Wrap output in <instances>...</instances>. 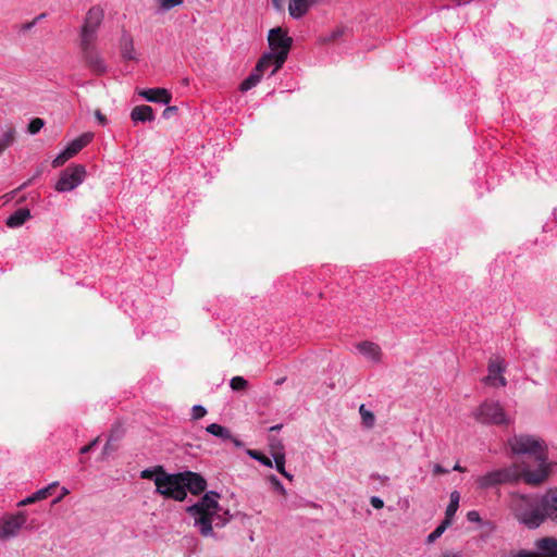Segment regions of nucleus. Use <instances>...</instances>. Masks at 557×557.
I'll return each mask as SVG.
<instances>
[{"mask_svg":"<svg viewBox=\"0 0 557 557\" xmlns=\"http://www.w3.org/2000/svg\"><path fill=\"white\" fill-rule=\"evenodd\" d=\"M507 445L515 455L534 456L537 463L535 470H531L524 463L520 465L527 484L539 485L548 478L549 465L547 463V446L543 440L533 435L519 434L509 437Z\"/></svg>","mask_w":557,"mask_h":557,"instance_id":"obj_1","label":"nucleus"},{"mask_svg":"<svg viewBox=\"0 0 557 557\" xmlns=\"http://www.w3.org/2000/svg\"><path fill=\"white\" fill-rule=\"evenodd\" d=\"M219 497V493L209 491L198 503L187 508V512L194 518V525L205 537L214 536L213 527L223 528L231 519L228 511H223L220 507Z\"/></svg>","mask_w":557,"mask_h":557,"instance_id":"obj_2","label":"nucleus"},{"mask_svg":"<svg viewBox=\"0 0 557 557\" xmlns=\"http://www.w3.org/2000/svg\"><path fill=\"white\" fill-rule=\"evenodd\" d=\"M508 507L517 521L525 528L533 530L543 524L540 495L510 493Z\"/></svg>","mask_w":557,"mask_h":557,"instance_id":"obj_3","label":"nucleus"},{"mask_svg":"<svg viewBox=\"0 0 557 557\" xmlns=\"http://www.w3.org/2000/svg\"><path fill=\"white\" fill-rule=\"evenodd\" d=\"M520 479L524 480V473L521 471V466L519 463H512L508 467L496 469L478 476L475 483L479 488L487 490L500 484L516 483Z\"/></svg>","mask_w":557,"mask_h":557,"instance_id":"obj_4","label":"nucleus"},{"mask_svg":"<svg viewBox=\"0 0 557 557\" xmlns=\"http://www.w3.org/2000/svg\"><path fill=\"white\" fill-rule=\"evenodd\" d=\"M156 492L166 498L183 502L187 497L184 490V476L182 473L170 474L162 472L154 478Z\"/></svg>","mask_w":557,"mask_h":557,"instance_id":"obj_5","label":"nucleus"},{"mask_svg":"<svg viewBox=\"0 0 557 557\" xmlns=\"http://www.w3.org/2000/svg\"><path fill=\"white\" fill-rule=\"evenodd\" d=\"M268 42L269 52L276 55V66L270 73V75H274L285 63L293 45V38L288 36L287 30L275 27L269 30Z\"/></svg>","mask_w":557,"mask_h":557,"instance_id":"obj_6","label":"nucleus"},{"mask_svg":"<svg viewBox=\"0 0 557 557\" xmlns=\"http://www.w3.org/2000/svg\"><path fill=\"white\" fill-rule=\"evenodd\" d=\"M473 418L483 424L508 425L512 422L502 404L496 400H484L473 411Z\"/></svg>","mask_w":557,"mask_h":557,"instance_id":"obj_7","label":"nucleus"},{"mask_svg":"<svg viewBox=\"0 0 557 557\" xmlns=\"http://www.w3.org/2000/svg\"><path fill=\"white\" fill-rule=\"evenodd\" d=\"M103 17L104 12L100 7H92L88 10L79 32V44L96 42Z\"/></svg>","mask_w":557,"mask_h":557,"instance_id":"obj_8","label":"nucleus"},{"mask_svg":"<svg viewBox=\"0 0 557 557\" xmlns=\"http://www.w3.org/2000/svg\"><path fill=\"white\" fill-rule=\"evenodd\" d=\"M85 176L86 169L84 165L76 164L69 166L62 171L54 188L59 193L71 191L84 182Z\"/></svg>","mask_w":557,"mask_h":557,"instance_id":"obj_9","label":"nucleus"},{"mask_svg":"<svg viewBox=\"0 0 557 557\" xmlns=\"http://www.w3.org/2000/svg\"><path fill=\"white\" fill-rule=\"evenodd\" d=\"M506 371V362L500 356H494L490 359L487 366V375L483 379V383L493 387H505L507 380L504 376Z\"/></svg>","mask_w":557,"mask_h":557,"instance_id":"obj_10","label":"nucleus"},{"mask_svg":"<svg viewBox=\"0 0 557 557\" xmlns=\"http://www.w3.org/2000/svg\"><path fill=\"white\" fill-rule=\"evenodd\" d=\"M86 65L97 75L104 74L108 66L96 47V42L79 44Z\"/></svg>","mask_w":557,"mask_h":557,"instance_id":"obj_11","label":"nucleus"},{"mask_svg":"<svg viewBox=\"0 0 557 557\" xmlns=\"http://www.w3.org/2000/svg\"><path fill=\"white\" fill-rule=\"evenodd\" d=\"M25 523L26 516L23 512L2 519L0 521V539L7 540L16 536Z\"/></svg>","mask_w":557,"mask_h":557,"instance_id":"obj_12","label":"nucleus"},{"mask_svg":"<svg viewBox=\"0 0 557 557\" xmlns=\"http://www.w3.org/2000/svg\"><path fill=\"white\" fill-rule=\"evenodd\" d=\"M543 523L550 519L557 523V488H549L541 496Z\"/></svg>","mask_w":557,"mask_h":557,"instance_id":"obj_13","label":"nucleus"},{"mask_svg":"<svg viewBox=\"0 0 557 557\" xmlns=\"http://www.w3.org/2000/svg\"><path fill=\"white\" fill-rule=\"evenodd\" d=\"M535 557H557V539L545 536L534 541Z\"/></svg>","mask_w":557,"mask_h":557,"instance_id":"obj_14","label":"nucleus"},{"mask_svg":"<svg viewBox=\"0 0 557 557\" xmlns=\"http://www.w3.org/2000/svg\"><path fill=\"white\" fill-rule=\"evenodd\" d=\"M184 490L189 491L191 494H200L207 487L206 480L198 473L186 471L183 472Z\"/></svg>","mask_w":557,"mask_h":557,"instance_id":"obj_15","label":"nucleus"},{"mask_svg":"<svg viewBox=\"0 0 557 557\" xmlns=\"http://www.w3.org/2000/svg\"><path fill=\"white\" fill-rule=\"evenodd\" d=\"M357 350L368 360L379 363L382 360L381 347L369 341L360 342L356 345Z\"/></svg>","mask_w":557,"mask_h":557,"instance_id":"obj_16","label":"nucleus"},{"mask_svg":"<svg viewBox=\"0 0 557 557\" xmlns=\"http://www.w3.org/2000/svg\"><path fill=\"white\" fill-rule=\"evenodd\" d=\"M139 96H141L149 102H158L163 104H169L172 99L171 94L164 88L145 89L139 91Z\"/></svg>","mask_w":557,"mask_h":557,"instance_id":"obj_17","label":"nucleus"},{"mask_svg":"<svg viewBox=\"0 0 557 557\" xmlns=\"http://www.w3.org/2000/svg\"><path fill=\"white\" fill-rule=\"evenodd\" d=\"M321 0H290L288 5L289 15L293 18H300L307 14L309 9Z\"/></svg>","mask_w":557,"mask_h":557,"instance_id":"obj_18","label":"nucleus"},{"mask_svg":"<svg viewBox=\"0 0 557 557\" xmlns=\"http://www.w3.org/2000/svg\"><path fill=\"white\" fill-rule=\"evenodd\" d=\"M94 138V134L90 132L84 133L77 138L73 139L65 148L66 154L71 158L78 153L84 147H86Z\"/></svg>","mask_w":557,"mask_h":557,"instance_id":"obj_19","label":"nucleus"},{"mask_svg":"<svg viewBox=\"0 0 557 557\" xmlns=\"http://www.w3.org/2000/svg\"><path fill=\"white\" fill-rule=\"evenodd\" d=\"M206 431L223 441H232L236 446L242 445L240 441L233 437L231 431L221 424L211 423L206 428Z\"/></svg>","mask_w":557,"mask_h":557,"instance_id":"obj_20","label":"nucleus"},{"mask_svg":"<svg viewBox=\"0 0 557 557\" xmlns=\"http://www.w3.org/2000/svg\"><path fill=\"white\" fill-rule=\"evenodd\" d=\"M133 122H151L154 120L153 109L150 106H136L131 112Z\"/></svg>","mask_w":557,"mask_h":557,"instance_id":"obj_21","label":"nucleus"},{"mask_svg":"<svg viewBox=\"0 0 557 557\" xmlns=\"http://www.w3.org/2000/svg\"><path fill=\"white\" fill-rule=\"evenodd\" d=\"M262 66H263V61L257 62L255 69L249 74V76L242 82V84L239 86V89L242 91H244V92L248 91L249 89L255 87L261 81V78H262L261 67Z\"/></svg>","mask_w":557,"mask_h":557,"instance_id":"obj_22","label":"nucleus"},{"mask_svg":"<svg viewBox=\"0 0 557 557\" xmlns=\"http://www.w3.org/2000/svg\"><path fill=\"white\" fill-rule=\"evenodd\" d=\"M30 216L29 209L20 208L7 219L5 223L9 227L16 228L22 226Z\"/></svg>","mask_w":557,"mask_h":557,"instance_id":"obj_23","label":"nucleus"},{"mask_svg":"<svg viewBox=\"0 0 557 557\" xmlns=\"http://www.w3.org/2000/svg\"><path fill=\"white\" fill-rule=\"evenodd\" d=\"M121 54L126 60H136V52L133 38L129 34L124 33L120 40Z\"/></svg>","mask_w":557,"mask_h":557,"instance_id":"obj_24","label":"nucleus"},{"mask_svg":"<svg viewBox=\"0 0 557 557\" xmlns=\"http://www.w3.org/2000/svg\"><path fill=\"white\" fill-rule=\"evenodd\" d=\"M262 61L263 66L261 67V75L263 76L268 72L270 74L274 66H276V55L271 52H264L262 57L258 60V62Z\"/></svg>","mask_w":557,"mask_h":557,"instance_id":"obj_25","label":"nucleus"},{"mask_svg":"<svg viewBox=\"0 0 557 557\" xmlns=\"http://www.w3.org/2000/svg\"><path fill=\"white\" fill-rule=\"evenodd\" d=\"M15 140V129L13 127H9L0 137V154L10 146L13 145Z\"/></svg>","mask_w":557,"mask_h":557,"instance_id":"obj_26","label":"nucleus"},{"mask_svg":"<svg viewBox=\"0 0 557 557\" xmlns=\"http://www.w3.org/2000/svg\"><path fill=\"white\" fill-rule=\"evenodd\" d=\"M459 499H460V495L457 491H454L450 493V502L446 508V519L445 520H449V518H451L456 513L458 506H459Z\"/></svg>","mask_w":557,"mask_h":557,"instance_id":"obj_27","label":"nucleus"},{"mask_svg":"<svg viewBox=\"0 0 557 557\" xmlns=\"http://www.w3.org/2000/svg\"><path fill=\"white\" fill-rule=\"evenodd\" d=\"M346 32L344 26H338L334 28L329 35L320 38L321 44H331L336 41L339 37H342Z\"/></svg>","mask_w":557,"mask_h":557,"instance_id":"obj_28","label":"nucleus"},{"mask_svg":"<svg viewBox=\"0 0 557 557\" xmlns=\"http://www.w3.org/2000/svg\"><path fill=\"white\" fill-rule=\"evenodd\" d=\"M448 524L449 520H444L440 525H437L435 530L428 535L426 543L431 544L434 543L437 539H440L442 534L445 532Z\"/></svg>","mask_w":557,"mask_h":557,"instance_id":"obj_29","label":"nucleus"},{"mask_svg":"<svg viewBox=\"0 0 557 557\" xmlns=\"http://www.w3.org/2000/svg\"><path fill=\"white\" fill-rule=\"evenodd\" d=\"M184 0H158V10L160 13L170 11L175 7L182 5Z\"/></svg>","mask_w":557,"mask_h":557,"instance_id":"obj_30","label":"nucleus"},{"mask_svg":"<svg viewBox=\"0 0 557 557\" xmlns=\"http://www.w3.org/2000/svg\"><path fill=\"white\" fill-rule=\"evenodd\" d=\"M359 412L361 414L364 425L368 428H372L375 421L374 414L370 410H368L364 405L360 406Z\"/></svg>","mask_w":557,"mask_h":557,"instance_id":"obj_31","label":"nucleus"},{"mask_svg":"<svg viewBox=\"0 0 557 557\" xmlns=\"http://www.w3.org/2000/svg\"><path fill=\"white\" fill-rule=\"evenodd\" d=\"M162 472H165L163 467L157 466V467H153V468H148V469L143 470L140 472V478L154 481V478L157 475H160Z\"/></svg>","mask_w":557,"mask_h":557,"instance_id":"obj_32","label":"nucleus"},{"mask_svg":"<svg viewBox=\"0 0 557 557\" xmlns=\"http://www.w3.org/2000/svg\"><path fill=\"white\" fill-rule=\"evenodd\" d=\"M248 455L252 459L258 460L259 462H261L265 467H269V468L273 467L272 460L269 457H267L264 454H262V453H260L258 450H248Z\"/></svg>","mask_w":557,"mask_h":557,"instance_id":"obj_33","label":"nucleus"},{"mask_svg":"<svg viewBox=\"0 0 557 557\" xmlns=\"http://www.w3.org/2000/svg\"><path fill=\"white\" fill-rule=\"evenodd\" d=\"M230 386L234 391H243L248 386V381L243 376H234L231 379Z\"/></svg>","mask_w":557,"mask_h":557,"instance_id":"obj_34","label":"nucleus"},{"mask_svg":"<svg viewBox=\"0 0 557 557\" xmlns=\"http://www.w3.org/2000/svg\"><path fill=\"white\" fill-rule=\"evenodd\" d=\"M269 482L271 483L273 490L275 492H277L280 495L282 496H286L287 494V491L286 488L284 487V485L282 484V482L275 476V475H270L268 478Z\"/></svg>","mask_w":557,"mask_h":557,"instance_id":"obj_35","label":"nucleus"},{"mask_svg":"<svg viewBox=\"0 0 557 557\" xmlns=\"http://www.w3.org/2000/svg\"><path fill=\"white\" fill-rule=\"evenodd\" d=\"M58 486V482H53L51 484H49L48 486L44 487V488H40L38 491H36L34 494H35V497L37 498V500H41V499H45L48 497V495H50L51 491Z\"/></svg>","mask_w":557,"mask_h":557,"instance_id":"obj_36","label":"nucleus"},{"mask_svg":"<svg viewBox=\"0 0 557 557\" xmlns=\"http://www.w3.org/2000/svg\"><path fill=\"white\" fill-rule=\"evenodd\" d=\"M45 125V122L44 120L39 119V117H36V119H33L29 124H28V132L30 134H37Z\"/></svg>","mask_w":557,"mask_h":557,"instance_id":"obj_37","label":"nucleus"},{"mask_svg":"<svg viewBox=\"0 0 557 557\" xmlns=\"http://www.w3.org/2000/svg\"><path fill=\"white\" fill-rule=\"evenodd\" d=\"M275 468L276 470L282 473L285 471V455L283 453H276L273 455Z\"/></svg>","mask_w":557,"mask_h":557,"instance_id":"obj_38","label":"nucleus"},{"mask_svg":"<svg viewBox=\"0 0 557 557\" xmlns=\"http://www.w3.org/2000/svg\"><path fill=\"white\" fill-rule=\"evenodd\" d=\"M207 414V409L201 405H195L191 408V418L194 420H199Z\"/></svg>","mask_w":557,"mask_h":557,"instance_id":"obj_39","label":"nucleus"},{"mask_svg":"<svg viewBox=\"0 0 557 557\" xmlns=\"http://www.w3.org/2000/svg\"><path fill=\"white\" fill-rule=\"evenodd\" d=\"M505 557H535V556H534V552L533 550L519 549V550H511Z\"/></svg>","mask_w":557,"mask_h":557,"instance_id":"obj_40","label":"nucleus"},{"mask_svg":"<svg viewBox=\"0 0 557 557\" xmlns=\"http://www.w3.org/2000/svg\"><path fill=\"white\" fill-rule=\"evenodd\" d=\"M71 159L70 156L66 154V150L64 149L62 152H60L57 158L52 161L53 168H59L64 164L65 161Z\"/></svg>","mask_w":557,"mask_h":557,"instance_id":"obj_41","label":"nucleus"},{"mask_svg":"<svg viewBox=\"0 0 557 557\" xmlns=\"http://www.w3.org/2000/svg\"><path fill=\"white\" fill-rule=\"evenodd\" d=\"M98 441H99V437L91 441L88 445L83 446L79 449V453L83 455L89 453L97 445Z\"/></svg>","mask_w":557,"mask_h":557,"instance_id":"obj_42","label":"nucleus"},{"mask_svg":"<svg viewBox=\"0 0 557 557\" xmlns=\"http://www.w3.org/2000/svg\"><path fill=\"white\" fill-rule=\"evenodd\" d=\"M370 504L375 508V509H381L384 507V502L383 499H381L380 497L377 496H372L371 499H370Z\"/></svg>","mask_w":557,"mask_h":557,"instance_id":"obj_43","label":"nucleus"},{"mask_svg":"<svg viewBox=\"0 0 557 557\" xmlns=\"http://www.w3.org/2000/svg\"><path fill=\"white\" fill-rule=\"evenodd\" d=\"M467 519L470 521V522H479L481 520L480 518V513L475 510H471L467 513Z\"/></svg>","mask_w":557,"mask_h":557,"instance_id":"obj_44","label":"nucleus"},{"mask_svg":"<svg viewBox=\"0 0 557 557\" xmlns=\"http://www.w3.org/2000/svg\"><path fill=\"white\" fill-rule=\"evenodd\" d=\"M176 112H177V108H176V107H171V106H169V107H166V108L164 109V111H163V114H162V115H163V117L169 119V117H171L173 114H175Z\"/></svg>","mask_w":557,"mask_h":557,"instance_id":"obj_45","label":"nucleus"},{"mask_svg":"<svg viewBox=\"0 0 557 557\" xmlns=\"http://www.w3.org/2000/svg\"><path fill=\"white\" fill-rule=\"evenodd\" d=\"M449 471L445 468H443L441 465L436 463L434 465L433 467V474L434 475H440V474H446L448 473Z\"/></svg>","mask_w":557,"mask_h":557,"instance_id":"obj_46","label":"nucleus"},{"mask_svg":"<svg viewBox=\"0 0 557 557\" xmlns=\"http://www.w3.org/2000/svg\"><path fill=\"white\" fill-rule=\"evenodd\" d=\"M35 502H37V498L35 497V494L33 493L30 496H28L25 499L21 500L18 503V506H25V505H28V504H33Z\"/></svg>","mask_w":557,"mask_h":557,"instance_id":"obj_47","label":"nucleus"},{"mask_svg":"<svg viewBox=\"0 0 557 557\" xmlns=\"http://www.w3.org/2000/svg\"><path fill=\"white\" fill-rule=\"evenodd\" d=\"M95 117L97 119V121L101 124V125H106L107 124V117L101 113V111L99 110H96L95 111Z\"/></svg>","mask_w":557,"mask_h":557,"instance_id":"obj_48","label":"nucleus"},{"mask_svg":"<svg viewBox=\"0 0 557 557\" xmlns=\"http://www.w3.org/2000/svg\"><path fill=\"white\" fill-rule=\"evenodd\" d=\"M461 556H462L461 552L446 550L440 557H461Z\"/></svg>","mask_w":557,"mask_h":557,"instance_id":"obj_49","label":"nucleus"},{"mask_svg":"<svg viewBox=\"0 0 557 557\" xmlns=\"http://www.w3.org/2000/svg\"><path fill=\"white\" fill-rule=\"evenodd\" d=\"M112 450L110 442H108L103 447V455H109Z\"/></svg>","mask_w":557,"mask_h":557,"instance_id":"obj_50","label":"nucleus"},{"mask_svg":"<svg viewBox=\"0 0 557 557\" xmlns=\"http://www.w3.org/2000/svg\"><path fill=\"white\" fill-rule=\"evenodd\" d=\"M453 470L455 471H459V472H465L466 469L463 467H461L459 463H456L454 467H453Z\"/></svg>","mask_w":557,"mask_h":557,"instance_id":"obj_51","label":"nucleus"},{"mask_svg":"<svg viewBox=\"0 0 557 557\" xmlns=\"http://www.w3.org/2000/svg\"><path fill=\"white\" fill-rule=\"evenodd\" d=\"M283 476H285L287 480L293 481V474L287 472L286 470L281 473Z\"/></svg>","mask_w":557,"mask_h":557,"instance_id":"obj_52","label":"nucleus"},{"mask_svg":"<svg viewBox=\"0 0 557 557\" xmlns=\"http://www.w3.org/2000/svg\"><path fill=\"white\" fill-rule=\"evenodd\" d=\"M281 1L282 0H272V3L276 10H281Z\"/></svg>","mask_w":557,"mask_h":557,"instance_id":"obj_53","label":"nucleus"},{"mask_svg":"<svg viewBox=\"0 0 557 557\" xmlns=\"http://www.w3.org/2000/svg\"><path fill=\"white\" fill-rule=\"evenodd\" d=\"M36 24V20L32 21L30 23L26 24L24 26V29H30Z\"/></svg>","mask_w":557,"mask_h":557,"instance_id":"obj_54","label":"nucleus"},{"mask_svg":"<svg viewBox=\"0 0 557 557\" xmlns=\"http://www.w3.org/2000/svg\"><path fill=\"white\" fill-rule=\"evenodd\" d=\"M69 493H70V491L66 487H62L61 497H65Z\"/></svg>","mask_w":557,"mask_h":557,"instance_id":"obj_55","label":"nucleus"},{"mask_svg":"<svg viewBox=\"0 0 557 557\" xmlns=\"http://www.w3.org/2000/svg\"><path fill=\"white\" fill-rule=\"evenodd\" d=\"M282 429V424H276L270 428V431H278Z\"/></svg>","mask_w":557,"mask_h":557,"instance_id":"obj_56","label":"nucleus"},{"mask_svg":"<svg viewBox=\"0 0 557 557\" xmlns=\"http://www.w3.org/2000/svg\"><path fill=\"white\" fill-rule=\"evenodd\" d=\"M44 17H45V14L42 13V14L38 15L35 20H36V22H37V21H39V20H44Z\"/></svg>","mask_w":557,"mask_h":557,"instance_id":"obj_57","label":"nucleus"},{"mask_svg":"<svg viewBox=\"0 0 557 557\" xmlns=\"http://www.w3.org/2000/svg\"><path fill=\"white\" fill-rule=\"evenodd\" d=\"M62 498H63V497H61V495H60V496H58V497L53 500V504L59 503Z\"/></svg>","mask_w":557,"mask_h":557,"instance_id":"obj_58","label":"nucleus"}]
</instances>
